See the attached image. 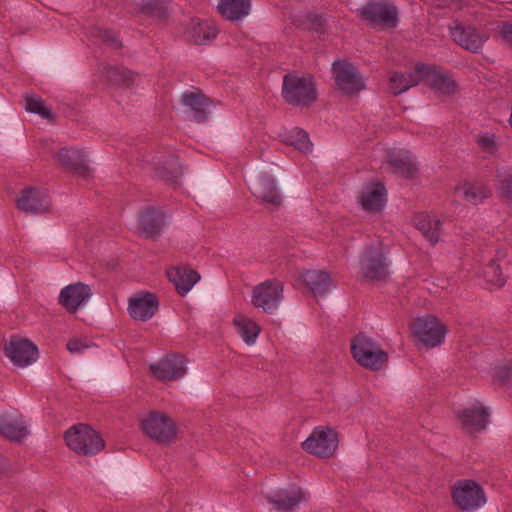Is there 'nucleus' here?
I'll return each instance as SVG.
<instances>
[{"label":"nucleus","instance_id":"43","mask_svg":"<svg viewBox=\"0 0 512 512\" xmlns=\"http://www.w3.org/2000/svg\"><path fill=\"white\" fill-rule=\"evenodd\" d=\"M498 196L507 202H512V175H499L496 184Z\"/></svg>","mask_w":512,"mask_h":512},{"label":"nucleus","instance_id":"4","mask_svg":"<svg viewBox=\"0 0 512 512\" xmlns=\"http://www.w3.org/2000/svg\"><path fill=\"white\" fill-rule=\"evenodd\" d=\"M143 432L162 445H169L177 436V426L173 419L164 412L151 411L141 421Z\"/></svg>","mask_w":512,"mask_h":512},{"label":"nucleus","instance_id":"17","mask_svg":"<svg viewBox=\"0 0 512 512\" xmlns=\"http://www.w3.org/2000/svg\"><path fill=\"white\" fill-rule=\"evenodd\" d=\"M159 303L155 294L139 292L129 299L128 311L134 320L146 321L154 316Z\"/></svg>","mask_w":512,"mask_h":512},{"label":"nucleus","instance_id":"40","mask_svg":"<svg viewBox=\"0 0 512 512\" xmlns=\"http://www.w3.org/2000/svg\"><path fill=\"white\" fill-rule=\"evenodd\" d=\"M484 278L489 285V289H496L502 287L506 278L502 274L501 268L499 264L494 261H491L483 271Z\"/></svg>","mask_w":512,"mask_h":512},{"label":"nucleus","instance_id":"49","mask_svg":"<svg viewBox=\"0 0 512 512\" xmlns=\"http://www.w3.org/2000/svg\"><path fill=\"white\" fill-rule=\"evenodd\" d=\"M10 466L8 461L0 456V474H5L9 471Z\"/></svg>","mask_w":512,"mask_h":512},{"label":"nucleus","instance_id":"14","mask_svg":"<svg viewBox=\"0 0 512 512\" xmlns=\"http://www.w3.org/2000/svg\"><path fill=\"white\" fill-rule=\"evenodd\" d=\"M17 207L26 213L44 214L50 211L51 201L44 190L27 188L17 199Z\"/></svg>","mask_w":512,"mask_h":512},{"label":"nucleus","instance_id":"20","mask_svg":"<svg viewBox=\"0 0 512 512\" xmlns=\"http://www.w3.org/2000/svg\"><path fill=\"white\" fill-rule=\"evenodd\" d=\"M57 162L75 174L87 178L90 175V168L86 164L85 154L75 148H61L55 155Z\"/></svg>","mask_w":512,"mask_h":512},{"label":"nucleus","instance_id":"5","mask_svg":"<svg viewBox=\"0 0 512 512\" xmlns=\"http://www.w3.org/2000/svg\"><path fill=\"white\" fill-rule=\"evenodd\" d=\"M358 14L363 21L379 29H394L399 21L398 8L392 2H367Z\"/></svg>","mask_w":512,"mask_h":512},{"label":"nucleus","instance_id":"24","mask_svg":"<svg viewBox=\"0 0 512 512\" xmlns=\"http://www.w3.org/2000/svg\"><path fill=\"white\" fill-rule=\"evenodd\" d=\"M387 162L393 172L403 178H413L418 173V164L409 151L392 153Z\"/></svg>","mask_w":512,"mask_h":512},{"label":"nucleus","instance_id":"39","mask_svg":"<svg viewBox=\"0 0 512 512\" xmlns=\"http://www.w3.org/2000/svg\"><path fill=\"white\" fill-rule=\"evenodd\" d=\"M285 143L294 146L297 150L303 153H308L312 149V143L309 140L308 134L299 128H293L284 139Z\"/></svg>","mask_w":512,"mask_h":512},{"label":"nucleus","instance_id":"34","mask_svg":"<svg viewBox=\"0 0 512 512\" xmlns=\"http://www.w3.org/2000/svg\"><path fill=\"white\" fill-rule=\"evenodd\" d=\"M420 81H422V75L417 72L416 66L414 72L407 74L394 72L389 78V89L394 95H399L416 86Z\"/></svg>","mask_w":512,"mask_h":512},{"label":"nucleus","instance_id":"23","mask_svg":"<svg viewBox=\"0 0 512 512\" xmlns=\"http://www.w3.org/2000/svg\"><path fill=\"white\" fill-rule=\"evenodd\" d=\"M167 276L182 296L187 294L200 280V275L195 270L185 266L170 268L167 271Z\"/></svg>","mask_w":512,"mask_h":512},{"label":"nucleus","instance_id":"38","mask_svg":"<svg viewBox=\"0 0 512 512\" xmlns=\"http://www.w3.org/2000/svg\"><path fill=\"white\" fill-rule=\"evenodd\" d=\"M293 23L303 29L321 31L325 25V19L315 13H301L294 15Z\"/></svg>","mask_w":512,"mask_h":512},{"label":"nucleus","instance_id":"33","mask_svg":"<svg viewBox=\"0 0 512 512\" xmlns=\"http://www.w3.org/2000/svg\"><path fill=\"white\" fill-rule=\"evenodd\" d=\"M164 225V217L160 211L147 209L140 214L139 226L141 232L147 238L157 236Z\"/></svg>","mask_w":512,"mask_h":512},{"label":"nucleus","instance_id":"10","mask_svg":"<svg viewBox=\"0 0 512 512\" xmlns=\"http://www.w3.org/2000/svg\"><path fill=\"white\" fill-rule=\"evenodd\" d=\"M336 88L345 95H353L365 88L364 81L356 67L346 61L337 60L332 64Z\"/></svg>","mask_w":512,"mask_h":512},{"label":"nucleus","instance_id":"28","mask_svg":"<svg viewBox=\"0 0 512 512\" xmlns=\"http://www.w3.org/2000/svg\"><path fill=\"white\" fill-rule=\"evenodd\" d=\"M304 500V495L299 487L288 490H280L268 496V501L278 510L289 511L297 507Z\"/></svg>","mask_w":512,"mask_h":512},{"label":"nucleus","instance_id":"50","mask_svg":"<svg viewBox=\"0 0 512 512\" xmlns=\"http://www.w3.org/2000/svg\"><path fill=\"white\" fill-rule=\"evenodd\" d=\"M36 512H46V511H44V510H37Z\"/></svg>","mask_w":512,"mask_h":512},{"label":"nucleus","instance_id":"9","mask_svg":"<svg viewBox=\"0 0 512 512\" xmlns=\"http://www.w3.org/2000/svg\"><path fill=\"white\" fill-rule=\"evenodd\" d=\"M303 449L320 458L332 456L338 447V435L335 430L319 426L302 443Z\"/></svg>","mask_w":512,"mask_h":512},{"label":"nucleus","instance_id":"6","mask_svg":"<svg viewBox=\"0 0 512 512\" xmlns=\"http://www.w3.org/2000/svg\"><path fill=\"white\" fill-rule=\"evenodd\" d=\"M453 503L462 511H473L485 502L482 487L473 480H459L451 490Z\"/></svg>","mask_w":512,"mask_h":512},{"label":"nucleus","instance_id":"1","mask_svg":"<svg viewBox=\"0 0 512 512\" xmlns=\"http://www.w3.org/2000/svg\"><path fill=\"white\" fill-rule=\"evenodd\" d=\"M67 446L75 453L91 456L104 448V441L100 434L85 424H76L64 434Z\"/></svg>","mask_w":512,"mask_h":512},{"label":"nucleus","instance_id":"18","mask_svg":"<svg viewBox=\"0 0 512 512\" xmlns=\"http://www.w3.org/2000/svg\"><path fill=\"white\" fill-rule=\"evenodd\" d=\"M451 37L455 43L472 53H478L488 39V35L480 33L476 28L462 25L451 28Z\"/></svg>","mask_w":512,"mask_h":512},{"label":"nucleus","instance_id":"12","mask_svg":"<svg viewBox=\"0 0 512 512\" xmlns=\"http://www.w3.org/2000/svg\"><path fill=\"white\" fill-rule=\"evenodd\" d=\"M5 355L19 367H26L38 358V348L27 339L11 337L4 347Z\"/></svg>","mask_w":512,"mask_h":512},{"label":"nucleus","instance_id":"3","mask_svg":"<svg viewBox=\"0 0 512 512\" xmlns=\"http://www.w3.org/2000/svg\"><path fill=\"white\" fill-rule=\"evenodd\" d=\"M351 353L358 364L373 371L380 370L388 361V354L372 338L364 334H358L353 338Z\"/></svg>","mask_w":512,"mask_h":512},{"label":"nucleus","instance_id":"7","mask_svg":"<svg viewBox=\"0 0 512 512\" xmlns=\"http://www.w3.org/2000/svg\"><path fill=\"white\" fill-rule=\"evenodd\" d=\"M412 330L418 341L428 348L441 345L447 334V327L432 315L416 318Z\"/></svg>","mask_w":512,"mask_h":512},{"label":"nucleus","instance_id":"45","mask_svg":"<svg viewBox=\"0 0 512 512\" xmlns=\"http://www.w3.org/2000/svg\"><path fill=\"white\" fill-rule=\"evenodd\" d=\"M99 36L110 48L114 50L120 49L122 46L117 33L112 30L99 31Z\"/></svg>","mask_w":512,"mask_h":512},{"label":"nucleus","instance_id":"22","mask_svg":"<svg viewBox=\"0 0 512 512\" xmlns=\"http://www.w3.org/2000/svg\"><path fill=\"white\" fill-rule=\"evenodd\" d=\"M386 190L381 183H371L363 187L359 201L362 208L369 212L380 211L385 204Z\"/></svg>","mask_w":512,"mask_h":512},{"label":"nucleus","instance_id":"47","mask_svg":"<svg viewBox=\"0 0 512 512\" xmlns=\"http://www.w3.org/2000/svg\"><path fill=\"white\" fill-rule=\"evenodd\" d=\"M87 347L88 345L83 340L77 338L70 339L67 343V349L71 353H80Z\"/></svg>","mask_w":512,"mask_h":512},{"label":"nucleus","instance_id":"37","mask_svg":"<svg viewBox=\"0 0 512 512\" xmlns=\"http://www.w3.org/2000/svg\"><path fill=\"white\" fill-rule=\"evenodd\" d=\"M233 323L237 328V332L247 344L255 342L260 332V327L256 322L245 315L239 314L234 318Z\"/></svg>","mask_w":512,"mask_h":512},{"label":"nucleus","instance_id":"48","mask_svg":"<svg viewBox=\"0 0 512 512\" xmlns=\"http://www.w3.org/2000/svg\"><path fill=\"white\" fill-rule=\"evenodd\" d=\"M500 32L502 38L512 46V23H504Z\"/></svg>","mask_w":512,"mask_h":512},{"label":"nucleus","instance_id":"21","mask_svg":"<svg viewBox=\"0 0 512 512\" xmlns=\"http://www.w3.org/2000/svg\"><path fill=\"white\" fill-rule=\"evenodd\" d=\"M489 413L481 404L466 408L457 413V418L468 433H476L486 428Z\"/></svg>","mask_w":512,"mask_h":512},{"label":"nucleus","instance_id":"32","mask_svg":"<svg viewBox=\"0 0 512 512\" xmlns=\"http://www.w3.org/2000/svg\"><path fill=\"white\" fill-rule=\"evenodd\" d=\"M414 225L417 230L432 244L435 245L441 235V221L426 214H419L414 218Z\"/></svg>","mask_w":512,"mask_h":512},{"label":"nucleus","instance_id":"35","mask_svg":"<svg viewBox=\"0 0 512 512\" xmlns=\"http://www.w3.org/2000/svg\"><path fill=\"white\" fill-rule=\"evenodd\" d=\"M104 75L111 84L126 88L136 84L139 79L138 74L122 66L108 67L105 69Z\"/></svg>","mask_w":512,"mask_h":512},{"label":"nucleus","instance_id":"26","mask_svg":"<svg viewBox=\"0 0 512 512\" xmlns=\"http://www.w3.org/2000/svg\"><path fill=\"white\" fill-rule=\"evenodd\" d=\"M181 102L193 112V118L197 122H204L208 118L211 101L201 92H186L182 95Z\"/></svg>","mask_w":512,"mask_h":512},{"label":"nucleus","instance_id":"27","mask_svg":"<svg viewBox=\"0 0 512 512\" xmlns=\"http://www.w3.org/2000/svg\"><path fill=\"white\" fill-rule=\"evenodd\" d=\"M454 192L457 196L471 204H478L492 195L491 189L480 182L459 183Z\"/></svg>","mask_w":512,"mask_h":512},{"label":"nucleus","instance_id":"25","mask_svg":"<svg viewBox=\"0 0 512 512\" xmlns=\"http://www.w3.org/2000/svg\"><path fill=\"white\" fill-rule=\"evenodd\" d=\"M156 176L174 182L181 174L182 169L178 158L174 155H158L153 158Z\"/></svg>","mask_w":512,"mask_h":512},{"label":"nucleus","instance_id":"16","mask_svg":"<svg viewBox=\"0 0 512 512\" xmlns=\"http://www.w3.org/2000/svg\"><path fill=\"white\" fill-rule=\"evenodd\" d=\"M417 72L422 75V81L440 95L451 96L457 90V85L450 76L430 68L427 65L418 64Z\"/></svg>","mask_w":512,"mask_h":512},{"label":"nucleus","instance_id":"36","mask_svg":"<svg viewBox=\"0 0 512 512\" xmlns=\"http://www.w3.org/2000/svg\"><path fill=\"white\" fill-rule=\"evenodd\" d=\"M217 12L226 20L238 21L251 11L250 2H218Z\"/></svg>","mask_w":512,"mask_h":512},{"label":"nucleus","instance_id":"19","mask_svg":"<svg viewBox=\"0 0 512 512\" xmlns=\"http://www.w3.org/2000/svg\"><path fill=\"white\" fill-rule=\"evenodd\" d=\"M0 434L12 442H21L29 430L22 416L16 412H4L0 415Z\"/></svg>","mask_w":512,"mask_h":512},{"label":"nucleus","instance_id":"41","mask_svg":"<svg viewBox=\"0 0 512 512\" xmlns=\"http://www.w3.org/2000/svg\"><path fill=\"white\" fill-rule=\"evenodd\" d=\"M25 109L28 112L40 115L42 118L51 119L52 114L44 100L36 95H28L25 98Z\"/></svg>","mask_w":512,"mask_h":512},{"label":"nucleus","instance_id":"2","mask_svg":"<svg viewBox=\"0 0 512 512\" xmlns=\"http://www.w3.org/2000/svg\"><path fill=\"white\" fill-rule=\"evenodd\" d=\"M282 96L289 104L309 106L316 100L317 90L311 77L287 74L283 78Z\"/></svg>","mask_w":512,"mask_h":512},{"label":"nucleus","instance_id":"42","mask_svg":"<svg viewBox=\"0 0 512 512\" xmlns=\"http://www.w3.org/2000/svg\"><path fill=\"white\" fill-rule=\"evenodd\" d=\"M141 12L156 20H165L168 17V9L165 2H142L139 7Z\"/></svg>","mask_w":512,"mask_h":512},{"label":"nucleus","instance_id":"11","mask_svg":"<svg viewBox=\"0 0 512 512\" xmlns=\"http://www.w3.org/2000/svg\"><path fill=\"white\" fill-rule=\"evenodd\" d=\"M187 360L182 355H167L149 369L153 376L160 381H176L186 374Z\"/></svg>","mask_w":512,"mask_h":512},{"label":"nucleus","instance_id":"31","mask_svg":"<svg viewBox=\"0 0 512 512\" xmlns=\"http://www.w3.org/2000/svg\"><path fill=\"white\" fill-rule=\"evenodd\" d=\"M218 29L211 21L193 20L188 35L192 42L206 45L216 38Z\"/></svg>","mask_w":512,"mask_h":512},{"label":"nucleus","instance_id":"15","mask_svg":"<svg viewBox=\"0 0 512 512\" xmlns=\"http://www.w3.org/2000/svg\"><path fill=\"white\" fill-rule=\"evenodd\" d=\"M90 287L84 283H74L64 287L58 297L59 304L70 313H76L91 297Z\"/></svg>","mask_w":512,"mask_h":512},{"label":"nucleus","instance_id":"29","mask_svg":"<svg viewBox=\"0 0 512 512\" xmlns=\"http://www.w3.org/2000/svg\"><path fill=\"white\" fill-rule=\"evenodd\" d=\"M254 194L272 209L282 205V197L277 190L275 181L269 177L262 178L256 184Z\"/></svg>","mask_w":512,"mask_h":512},{"label":"nucleus","instance_id":"8","mask_svg":"<svg viewBox=\"0 0 512 512\" xmlns=\"http://www.w3.org/2000/svg\"><path fill=\"white\" fill-rule=\"evenodd\" d=\"M283 297V284L276 280H266L256 285L251 294V303L265 313H274Z\"/></svg>","mask_w":512,"mask_h":512},{"label":"nucleus","instance_id":"46","mask_svg":"<svg viewBox=\"0 0 512 512\" xmlns=\"http://www.w3.org/2000/svg\"><path fill=\"white\" fill-rule=\"evenodd\" d=\"M495 377L503 384H506L511 378V366L504 364L495 368Z\"/></svg>","mask_w":512,"mask_h":512},{"label":"nucleus","instance_id":"44","mask_svg":"<svg viewBox=\"0 0 512 512\" xmlns=\"http://www.w3.org/2000/svg\"><path fill=\"white\" fill-rule=\"evenodd\" d=\"M476 143L484 153L494 154L498 149V142L495 134L481 133L477 136Z\"/></svg>","mask_w":512,"mask_h":512},{"label":"nucleus","instance_id":"13","mask_svg":"<svg viewBox=\"0 0 512 512\" xmlns=\"http://www.w3.org/2000/svg\"><path fill=\"white\" fill-rule=\"evenodd\" d=\"M360 264L362 272L369 279L384 280L388 275V264L380 245L365 250Z\"/></svg>","mask_w":512,"mask_h":512},{"label":"nucleus","instance_id":"30","mask_svg":"<svg viewBox=\"0 0 512 512\" xmlns=\"http://www.w3.org/2000/svg\"><path fill=\"white\" fill-rule=\"evenodd\" d=\"M304 284L317 295H323L333 287L329 274L320 270H308L302 274Z\"/></svg>","mask_w":512,"mask_h":512}]
</instances>
